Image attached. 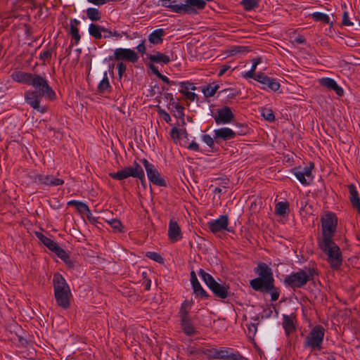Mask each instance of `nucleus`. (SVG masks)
Returning a JSON list of instances; mask_svg holds the SVG:
<instances>
[{"label":"nucleus","mask_w":360,"mask_h":360,"mask_svg":"<svg viewBox=\"0 0 360 360\" xmlns=\"http://www.w3.org/2000/svg\"><path fill=\"white\" fill-rule=\"evenodd\" d=\"M29 86H32L35 91L25 92L26 102L37 111L46 112V108L40 105L39 97H44L49 100L56 98V93L49 84L47 79L40 75L33 74Z\"/></svg>","instance_id":"f257e3e1"},{"label":"nucleus","mask_w":360,"mask_h":360,"mask_svg":"<svg viewBox=\"0 0 360 360\" xmlns=\"http://www.w3.org/2000/svg\"><path fill=\"white\" fill-rule=\"evenodd\" d=\"M259 277L252 279L250 282V286L257 291L269 292L273 288L274 279L271 268L265 263H259L255 269Z\"/></svg>","instance_id":"f03ea898"},{"label":"nucleus","mask_w":360,"mask_h":360,"mask_svg":"<svg viewBox=\"0 0 360 360\" xmlns=\"http://www.w3.org/2000/svg\"><path fill=\"white\" fill-rule=\"evenodd\" d=\"M53 285L57 304L63 309L69 308L72 293L65 279L60 274L56 273L53 275Z\"/></svg>","instance_id":"7ed1b4c3"},{"label":"nucleus","mask_w":360,"mask_h":360,"mask_svg":"<svg viewBox=\"0 0 360 360\" xmlns=\"http://www.w3.org/2000/svg\"><path fill=\"white\" fill-rule=\"evenodd\" d=\"M319 248L326 256V261L333 269H338L342 264V252L333 240H319Z\"/></svg>","instance_id":"20e7f679"},{"label":"nucleus","mask_w":360,"mask_h":360,"mask_svg":"<svg viewBox=\"0 0 360 360\" xmlns=\"http://www.w3.org/2000/svg\"><path fill=\"white\" fill-rule=\"evenodd\" d=\"M198 274L216 297L224 300L230 295V287L229 285L225 283L217 282L212 276L205 272L203 269H200Z\"/></svg>","instance_id":"39448f33"},{"label":"nucleus","mask_w":360,"mask_h":360,"mask_svg":"<svg viewBox=\"0 0 360 360\" xmlns=\"http://www.w3.org/2000/svg\"><path fill=\"white\" fill-rule=\"evenodd\" d=\"M316 274V270L314 269H300L298 271L286 276L284 282L292 288H300L303 287L308 281L312 280Z\"/></svg>","instance_id":"423d86ee"},{"label":"nucleus","mask_w":360,"mask_h":360,"mask_svg":"<svg viewBox=\"0 0 360 360\" xmlns=\"http://www.w3.org/2000/svg\"><path fill=\"white\" fill-rule=\"evenodd\" d=\"M174 1L172 4H163L162 6L170 8L172 11L180 14H196L197 10H202L205 8L206 2L204 0H185L184 4H174Z\"/></svg>","instance_id":"0eeeda50"},{"label":"nucleus","mask_w":360,"mask_h":360,"mask_svg":"<svg viewBox=\"0 0 360 360\" xmlns=\"http://www.w3.org/2000/svg\"><path fill=\"white\" fill-rule=\"evenodd\" d=\"M325 330L321 325L314 326L305 337L304 345L311 351L321 350L323 341Z\"/></svg>","instance_id":"6e6552de"},{"label":"nucleus","mask_w":360,"mask_h":360,"mask_svg":"<svg viewBox=\"0 0 360 360\" xmlns=\"http://www.w3.org/2000/svg\"><path fill=\"white\" fill-rule=\"evenodd\" d=\"M337 224L338 219L334 214H326L321 219L322 237L319 240H333Z\"/></svg>","instance_id":"1a4fd4ad"},{"label":"nucleus","mask_w":360,"mask_h":360,"mask_svg":"<svg viewBox=\"0 0 360 360\" xmlns=\"http://www.w3.org/2000/svg\"><path fill=\"white\" fill-rule=\"evenodd\" d=\"M109 175L112 179L117 180H123L128 177L132 176L139 179L142 183L143 182L145 177L142 167L136 162L134 163L133 167H125L118 171L117 172L110 173Z\"/></svg>","instance_id":"9d476101"},{"label":"nucleus","mask_w":360,"mask_h":360,"mask_svg":"<svg viewBox=\"0 0 360 360\" xmlns=\"http://www.w3.org/2000/svg\"><path fill=\"white\" fill-rule=\"evenodd\" d=\"M150 181L159 186H166L165 179L161 176L155 166L150 163L146 159L141 160Z\"/></svg>","instance_id":"9b49d317"},{"label":"nucleus","mask_w":360,"mask_h":360,"mask_svg":"<svg viewBox=\"0 0 360 360\" xmlns=\"http://www.w3.org/2000/svg\"><path fill=\"white\" fill-rule=\"evenodd\" d=\"M110 60L122 62L125 60L134 63L138 61L139 56L132 49L118 48L114 51L113 56L110 57Z\"/></svg>","instance_id":"f8f14e48"},{"label":"nucleus","mask_w":360,"mask_h":360,"mask_svg":"<svg viewBox=\"0 0 360 360\" xmlns=\"http://www.w3.org/2000/svg\"><path fill=\"white\" fill-rule=\"evenodd\" d=\"M212 116L217 124H226L231 123L235 118L231 109L228 106L217 109Z\"/></svg>","instance_id":"ddd939ff"},{"label":"nucleus","mask_w":360,"mask_h":360,"mask_svg":"<svg viewBox=\"0 0 360 360\" xmlns=\"http://www.w3.org/2000/svg\"><path fill=\"white\" fill-rule=\"evenodd\" d=\"M313 168L314 165L310 163L309 166L304 168H294L293 174L302 184L308 185L313 181Z\"/></svg>","instance_id":"4468645a"},{"label":"nucleus","mask_w":360,"mask_h":360,"mask_svg":"<svg viewBox=\"0 0 360 360\" xmlns=\"http://www.w3.org/2000/svg\"><path fill=\"white\" fill-rule=\"evenodd\" d=\"M228 224V217L226 215H221L217 219L209 221L207 223V226L212 233H217L218 232L227 230Z\"/></svg>","instance_id":"2eb2a0df"},{"label":"nucleus","mask_w":360,"mask_h":360,"mask_svg":"<svg viewBox=\"0 0 360 360\" xmlns=\"http://www.w3.org/2000/svg\"><path fill=\"white\" fill-rule=\"evenodd\" d=\"M36 183L43 184L50 186H56L64 184L61 179L56 178L52 175L38 174L34 178Z\"/></svg>","instance_id":"dca6fc26"},{"label":"nucleus","mask_w":360,"mask_h":360,"mask_svg":"<svg viewBox=\"0 0 360 360\" xmlns=\"http://www.w3.org/2000/svg\"><path fill=\"white\" fill-rule=\"evenodd\" d=\"M168 237L174 243L182 238V233L180 226L176 221L170 220L168 228Z\"/></svg>","instance_id":"f3484780"},{"label":"nucleus","mask_w":360,"mask_h":360,"mask_svg":"<svg viewBox=\"0 0 360 360\" xmlns=\"http://www.w3.org/2000/svg\"><path fill=\"white\" fill-rule=\"evenodd\" d=\"M89 32L90 35L96 39L102 38V32L108 33V35H103L105 38L110 37L112 35L111 31L94 23L89 25Z\"/></svg>","instance_id":"a211bd4d"},{"label":"nucleus","mask_w":360,"mask_h":360,"mask_svg":"<svg viewBox=\"0 0 360 360\" xmlns=\"http://www.w3.org/2000/svg\"><path fill=\"white\" fill-rule=\"evenodd\" d=\"M214 139H220L222 140H229L236 137L237 132L230 128L222 127L214 131Z\"/></svg>","instance_id":"6ab92c4d"},{"label":"nucleus","mask_w":360,"mask_h":360,"mask_svg":"<svg viewBox=\"0 0 360 360\" xmlns=\"http://www.w3.org/2000/svg\"><path fill=\"white\" fill-rule=\"evenodd\" d=\"M33 74L22 71H14L11 75V77L15 82L29 85Z\"/></svg>","instance_id":"aec40b11"},{"label":"nucleus","mask_w":360,"mask_h":360,"mask_svg":"<svg viewBox=\"0 0 360 360\" xmlns=\"http://www.w3.org/2000/svg\"><path fill=\"white\" fill-rule=\"evenodd\" d=\"M349 200L354 209L357 210L360 214V199L356 187L351 184L349 186Z\"/></svg>","instance_id":"412c9836"},{"label":"nucleus","mask_w":360,"mask_h":360,"mask_svg":"<svg viewBox=\"0 0 360 360\" xmlns=\"http://www.w3.org/2000/svg\"><path fill=\"white\" fill-rule=\"evenodd\" d=\"M217 358L219 359L238 360L240 358L239 353H234L231 349H218Z\"/></svg>","instance_id":"4be33fe9"},{"label":"nucleus","mask_w":360,"mask_h":360,"mask_svg":"<svg viewBox=\"0 0 360 360\" xmlns=\"http://www.w3.org/2000/svg\"><path fill=\"white\" fill-rule=\"evenodd\" d=\"M148 58L150 61L156 63L167 64L170 61V58L168 56L160 52H155L153 54H149L148 55Z\"/></svg>","instance_id":"5701e85b"},{"label":"nucleus","mask_w":360,"mask_h":360,"mask_svg":"<svg viewBox=\"0 0 360 360\" xmlns=\"http://www.w3.org/2000/svg\"><path fill=\"white\" fill-rule=\"evenodd\" d=\"M165 32L163 29H157L152 32L148 36V40L153 44H158L162 42V37Z\"/></svg>","instance_id":"b1692460"},{"label":"nucleus","mask_w":360,"mask_h":360,"mask_svg":"<svg viewBox=\"0 0 360 360\" xmlns=\"http://www.w3.org/2000/svg\"><path fill=\"white\" fill-rule=\"evenodd\" d=\"M79 24V22L76 20H72L70 21V34L72 36V40H74V44H77L80 40V35L79 34V30L77 25Z\"/></svg>","instance_id":"393cba45"},{"label":"nucleus","mask_w":360,"mask_h":360,"mask_svg":"<svg viewBox=\"0 0 360 360\" xmlns=\"http://www.w3.org/2000/svg\"><path fill=\"white\" fill-rule=\"evenodd\" d=\"M37 237L40 240V241L46 245L50 250L53 248H56V244L53 240L45 236L43 233L40 232H36Z\"/></svg>","instance_id":"a878e982"},{"label":"nucleus","mask_w":360,"mask_h":360,"mask_svg":"<svg viewBox=\"0 0 360 360\" xmlns=\"http://www.w3.org/2000/svg\"><path fill=\"white\" fill-rule=\"evenodd\" d=\"M181 326L184 333L188 335H193L195 333V330L194 327L191 323V321L188 317H184V319L181 320Z\"/></svg>","instance_id":"bb28decb"},{"label":"nucleus","mask_w":360,"mask_h":360,"mask_svg":"<svg viewBox=\"0 0 360 360\" xmlns=\"http://www.w3.org/2000/svg\"><path fill=\"white\" fill-rule=\"evenodd\" d=\"M110 85L109 83V80L107 76V73L104 74L103 79L100 82L98 86V91L99 93H106L110 91Z\"/></svg>","instance_id":"cd10ccee"},{"label":"nucleus","mask_w":360,"mask_h":360,"mask_svg":"<svg viewBox=\"0 0 360 360\" xmlns=\"http://www.w3.org/2000/svg\"><path fill=\"white\" fill-rule=\"evenodd\" d=\"M283 326L287 334H290L295 330L293 321L292 319L287 315L283 316Z\"/></svg>","instance_id":"c85d7f7f"},{"label":"nucleus","mask_w":360,"mask_h":360,"mask_svg":"<svg viewBox=\"0 0 360 360\" xmlns=\"http://www.w3.org/2000/svg\"><path fill=\"white\" fill-rule=\"evenodd\" d=\"M288 210L289 205L288 202H279L276 205V213L279 216H285Z\"/></svg>","instance_id":"c756f323"},{"label":"nucleus","mask_w":360,"mask_h":360,"mask_svg":"<svg viewBox=\"0 0 360 360\" xmlns=\"http://www.w3.org/2000/svg\"><path fill=\"white\" fill-rule=\"evenodd\" d=\"M311 16L316 21H320V22H325L327 24H330V25L333 24V22H331L330 21L329 16L325 13H320V12H315V13H312Z\"/></svg>","instance_id":"7c9ffc66"},{"label":"nucleus","mask_w":360,"mask_h":360,"mask_svg":"<svg viewBox=\"0 0 360 360\" xmlns=\"http://www.w3.org/2000/svg\"><path fill=\"white\" fill-rule=\"evenodd\" d=\"M241 5L245 11H251L258 7V0H242Z\"/></svg>","instance_id":"2f4dec72"},{"label":"nucleus","mask_w":360,"mask_h":360,"mask_svg":"<svg viewBox=\"0 0 360 360\" xmlns=\"http://www.w3.org/2000/svg\"><path fill=\"white\" fill-rule=\"evenodd\" d=\"M86 15L93 21L98 20L101 17L100 11L97 8H88L86 11Z\"/></svg>","instance_id":"473e14b6"},{"label":"nucleus","mask_w":360,"mask_h":360,"mask_svg":"<svg viewBox=\"0 0 360 360\" xmlns=\"http://www.w3.org/2000/svg\"><path fill=\"white\" fill-rule=\"evenodd\" d=\"M218 88V85H208L207 86L203 89L202 92L205 96L212 97L215 94Z\"/></svg>","instance_id":"72a5a7b5"},{"label":"nucleus","mask_w":360,"mask_h":360,"mask_svg":"<svg viewBox=\"0 0 360 360\" xmlns=\"http://www.w3.org/2000/svg\"><path fill=\"white\" fill-rule=\"evenodd\" d=\"M192 287L193 288L194 293L196 295L200 296L201 297H207L208 296L206 291L202 288L199 282L193 285Z\"/></svg>","instance_id":"f704fd0d"},{"label":"nucleus","mask_w":360,"mask_h":360,"mask_svg":"<svg viewBox=\"0 0 360 360\" xmlns=\"http://www.w3.org/2000/svg\"><path fill=\"white\" fill-rule=\"evenodd\" d=\"M53 53L52 49H46L40 53L39 58L43 60L44 63H48L50 61Z\"/></svg>","instance_id":"c9c22d12"},{"label":"nucleus","mask_w":360,"mask_h":360,"mask_svg":"<svg viewBox=\"0 0 360 360\" xmlns=\"http://www.w3.org/2000/svg\"><path fill=\"white\" fill-rule=\"evenodd\" d=\"M262 117L269 122H273L275 120V116L271 109L263 108L262 110Z\"/></svg>","instance_id":"e433bc0d"},{"label":"nucleus","mask_w":360,"mask_h":360,"mask_svg":"<svg viewBox=\"0 0 360 360\" xmlns=\"http://www.w3.org/2000/svg\"><path fill=\"white\" fill-rule=\"evenodd\" d=\"M335 83V81L333 79L328 77L321 78L319 79V84L328 89H331Z\"/></svg>","instance_id":"4c0bfd02"},{"label":"nucleus","mask_w":360,"mask_h":360,"mask_svg":"<svg viewBox=\"0 0 360 360\" xmlns=\"http://www.w3.org/2000/svg\"><path fill=\"white\" fill-rule=\"evenodd\" d=\"M267 87H269L270 89H271L274 91H276L280 88V84L277 82L276 79L270 78L269 79V82L265 83L264 84Z\"/></svg>","instance_id":"58836bf2"},{"label":"nucleus","mask_w":360,"mask_h":360,"mask_svg":"<svg viewBox=\"0 0 360 360\" xmlns=\"http://www.w3.org/2000/svg\"><path fill=\"white\" fill-rule=\"evenodd\" d=\"M51 251L54 252L58 255V257H59L61 259H65L67 257L66 252L63 249L60 248L57 245V243L56 244V248L51 249Z\"/></svg>","instance_id":"ea45409f"},{"label":"nucleus","mask_w":360,"mask_h":360,"mask_svg":"<svg viewBox=\"0 0 360 360\" xmlns=\"http://www.w3.org/2000/svg\"><path fill=\"white\" fill-rule=\"evenodd\" d=\"M110 226L114 229L115 231L121 232L122 229V223L117 219H112V223Z\"/></svg>","instance_id":"a19ab883"},{"label":"nucleus","mask_w":360,"mask_h":360,"mask_svg":"<svg viewBox=\"0 0 360 360\" xmlns=\"http://www.w3.org/2000/svg\"><path fill=\"white\" fill-rule=\"evenodd\" d=\"M148 258L158 262H162L163 259L162 257L157 252H148L146 255Z\"/></svg>","instance_id":"79ce46f5"},{"label":"nucleus","mask_w":360,"mask_h":360,"mask_svg":"<svg viewBox=\"0 0 360 360\" xmlns=\"http://www.w3.org/2000/svg\"><path fill=\"white\" fill-rule=\"evenodd\" d=\"M268 292H271V300L274 302L276 301L280 295V290L277 288H275L274 284L273 283V288L271 289Z\"/></svg>","instance_id":"37998d69"},{"label":"nucleus","mask_w":360,"mask_h":360,"mask_svg":"<svg viewBox=\"0 0 360 360\" xmlns=\"http://www.w3.org/2000/svg\"><path fill=\"white\" fill-rule=\"evenodd\" d=\"M271 77H267L264 73H258L254 79L262 84H265Z\"/></svg>","instance_id":"c03bdc74"},{"label":"nucleus","mask_w":360,"mask_h":360,"mask_svg":"<svg viewBox=\"0 0 360 360\" xmlns=\"http://www.w3.org/2000/svg\"><path fill=\"white\" fill-rule=\"evenodd\" d=\"M77 211L81 214H91V211L86 204L81 202L77 207Z\"/></svg>","instance_id":"a18cd8bd"},{"label":"nucleus","mask_w":360,"mask_h":360,"mask_svg":"<svg viewBox=\"0 0 360 360\" xmlns=\"http://www.w3.org/2000/svg\"><path fill=\"white\" fill-rule=\"evenodd\" d=\"M181 93L184 94L186 98L193 101L196 98V94L193 92L188 91L186 87L185 90H181Z\"/></svg>","instance_id":"49530a36"},{"label":"nucleus","mask_w":360,"mask_h":360,"mask_svg":"<svg viewBox=\"0 0 360 360\" xmlns=\"http://www.w3.org/2000/svg\"><path fill=\"white\" fill-rule=\"evenodd\" d=\"M342 25L345 26H352L353 23L350 21L347 11H344L342 15Z\"/></svg>","instance_id":"de8ad7c7"},{"label":"nucleus","mask_w":360,"mask_h":360,"mask_svg":"<svg viewBox=\"0 0 360 360\" xmlns=\"http://www.w3.org/2000/svg\"><path fill=\"white\" fill-rule=\"evenodd\" d=\"M117 69L118 72V75L120 77H122V76L125 73L127 70V65L123 62H120L117 65Z\"/></svg>","instance_id":"09e8293b"},{"label":"nucleus","mask_w":360,"mask_h":360,"mask_svg":"<svg viewBox=\"0 0 360 360\" xmlns=\"http://www.w3.org/2000/svg\"><path fill=\"white\" fill-rule=\"evenodd\" d=\"M202 141L210 147L213 146L214 145V139L208 134L202 135Z\"/></svg>","instance_id":"8fccbe9b"},{"label":"nucleus","mask_w":360,"mask_h":360,"mask_svg":"<svg viewBox=\"0 0 360 360\" xmlns=\"http://www.w3.org/2000/svg\"><path fill=\"white\" fill-rule=\"evenodd\" d=\"M217 352H218V349H207V350L205 352V354H206L209 358H211V359H217Z\"/></svg>","instance_id":"3c124183"},{"label":"nucleus","mask_w":360,"mask_h":360,"mask_svg":"<svg viewBox=\"0 0 360 360\" xmlns=\"http://www.w3.org/2000/svg\"><path fill=\"white\" fill-rule=\"evenodd\" d=\"M331 90H333L337 94V95H338L340 96H342L344 94V91H343L342 88L341 86H340L337 84L336 82L334 84V85L333 86Z\"/></svg>","instance_id":"603ef678"},{"label":"nucleus","mask_w":360,"mask_h":360,"mask_svg":"<svg viewBox=\"0 0 360 360\" xmlns=\"http://www.w3.org/2000/svg\"><path fill=\"white\" fill-rule=\"evenodd\" d=\"M180 314L181 316V320L184 319V317H188V312L186 311V304L184 303L181 307Z\"/></svg>","instance_id":"864d4df0"},{"label":"nucleus","mask_w":360,"mask_h":360,"mask_svg":"<svg viewBox=\"0 0 360 360\" xmlns=\"http://www.w3.org/2000/svg\"><path fill=\"white\" fill-rule=\"evenodd\" d=\"M174 107L175 108L176 112H178L179 116L184 115V107L180 105L179 103H173Z\"/></svg>","instance_id":"5fc2aeb1"},{"label":"nucleus","mask_w":360,"mask_h":360,"mask_svg":"<svg viewBox=\"0 0 360 360\" xmlns=\"http://www.w3.org/2000/svg\"><path fill=\"white\" fill-rule=\"evenodd\" d=\"M171 136L172 139H178L179 137V129L174 127L171 131Z\"/></svg>","instance_id":"6e6d98bb"},{"label":"nucleus","mask_w":360,"mask_h":360,"mask_svg":"<svg viewBox=\"0 0 360 360\" xmlns=\"http://www.w3.org/2000/svg\"><path fill=\"white\" fill-rule=\"evenodd\" d=\"M230 68H231V66L227 65L221 66V68L218 73V76H219V77L222 76Z\"/></svg>","instance_id":"4d7b16f0"},{"label":"nucleus","mask_w":360,"mask_h":360,"mask_svg":"<svg viewBox=\"0 0 360 360\" xmlns=\"http://www.w3.org/2000/svg\"><path fill=\"white\" fill-rule=\"evenodd\" d=\"M89 3H91L93 4L97 5V6H101L105 4L108 0H87Z\"/></svg>","instance_id":"13d9d810"},{"label":"nucleus","mask_w":360,"mask_h":360,"mask_svg":"<svg viewBox=\"0 0 360 360\" xmlns=\"http://www.w3.org/2000/svg\"><path fill=\"white\" fill-rule=\"evenodd\" d=\"M191 282L192 285L199 282L197 278L196 274L193 271L191 272Z\"/></svg>","instance_id":"bf43d9fd"},{"label":"nucleus","mask_w":360,"mask_h":360,"mask_svg":"<svg viewBox=\"0 0 360 360\" xmlns=\"http://www.w3.org/2000/svg\"><path fill=\"white\" fill-rule=\"evenodd\" d=\"M260 63H261V58H257L253 59V60H252V65L251 69L255 71V70L257 68V66Z\"/></svg>","instance_id":"052dcab7"},{"label":"nucleus","mask_w":360,"mask_h":360,"mask_svg":"<svg viewBox=\"0 0 360 360\" xmlns=\"http://www.w3.org/2000/svg\"><path fill=\"white\" fill-rule=\"evenodd\" d=\"M188 148L190 149V150H199V146L197 143L193 141L192 143H191L188 146Z\"/></svg>","instance_id":"680f3d73"},{"label":"nucleus","mask_w":360,"mask_h":360,"mask_svg":"<svg viewBox=\"0 0 360 360\" xmlns=\"http://www.w3.org/2000/svg\"><path fill=\"white\" fill-rule=\"evenodd\" d=\"M255 70L250 69L248 72H245L243 75L244 77L253 78L255 77Z\"/></svg>","instance_id":"e2e57ef3"},{"label":"nucleus","mask_w":360,"mask_h":360,"mask_svg":"<svg viewBox=\"0 0 360 360\" xmlns=\"http://www.w3.org/2000/svg\"><path fill=\"white\" fill-rule=\"evenodd\" d=\"M136 49L138 50L139 52H140L141 53H145V52H146V46L144 45V42L143 41L142 43L139 44L137 46V47H136Z\"/></svg>","instance_id":"0e129e2a"},{"label":"nucleus","mask_w":360,"mask_h":360,"mask_svg":"<svg viewBox=\"0 0 360 360\" xmlns=\"http://www.w3.org/2000/svg\"><path fill=\"white\" fill-rule=\"evenodd\" d=\"M150 68L153 74H155L157 77H158L161 73L158 70L157 67H155L154 65H150Z\"/></svg>","instance_id":"69168bd1"},{"label":"nucleus","mask_w":360,"mask_h":360,"mask_svg":"<svg viewBox=\"0 0 360 360\" xmlns=\"http://www.w3.org/2000/svg\"><path fill=\"white\" fill-rule=\"evenodd\" d=\"M159 79H160L162 81H163L164 82L167 83V84H169L170 83V81L169 79H168L167 77L160 74L158 77Z\"/></svg>","instance_id":"338daca9"},{"label":"nucleus","mask_w":360,"mask_h":360,"mask_svg":"<svg viewBox=\"0 0 360 360\" xmlns=\"http://www.w3.org/2000/svg\"><path fill=\"white\" fill-rule=\"evenodd\" d=\"M163 119L167 122H169L171 121V117L166 112H163Z\"/></svg>","instance_id":"774afa93"}]
</instances>
